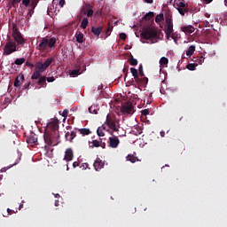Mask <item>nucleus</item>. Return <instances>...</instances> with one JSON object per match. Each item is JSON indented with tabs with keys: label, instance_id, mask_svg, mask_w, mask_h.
Wrapping results in <instances>:
<instances>
[{
	"label": "nucleus",
	"instance_id": "nucleus-1",
	"mask_svg": "<svg viewBox=\"0 0 227 227\" xmlns=\"http://www.w3.org/2000/svg\"><path fill=\"white\" fill-rule=\"evenodd\" d=\"M155 22L161 29H173V20L169 15L164 18V13H160L156 15Z\"/></svg>",
	"mask_w": 227,
	"mask_h": 227
},
{
	"label": "nucleus",
	"instance_id": "nucleus-2",
	"mask_svg": "<svg viewBox=\"0 0 227 227\" xmlns=\"http://www.w3.org/2000/svg\"><path fill=\"white\" fill-rule=\"evenodd\" d=\"M154 17V12L145 13L140 23L142 29H157V27H155V20H153Z\"/></svg>",
	"mask_w": 227,
	"mask_h": 227
},
{
	"label": "nucleus",
	"instance_id": "nucleus-3",
	"mask_svg": "<svg viewBox=\"0 0 227 227\" xmlns=\"http://www.w3.org/2000/svg\"><path fill=\"white\" fill-rule=\"evenodd\" d=\"M44 143L48 146H56L59 143V131H45L43 134Z\"/></svg>",
	"mask_w": 227,
	"mask_h": 227
},
{
	"label": "nucleus",
	"instance_id": "nucleus-4",
	"mask_svg": "<svg viewBox=\"0 0 227 227\" xmlns=\"http://www.w3.org/2000/svg\"><path fill=\"white\" fill-rule=\"evenodd\" d=\"M56 42H57L56 37H51L50 39L43 37L41 40L38 47L43 52V51L51 52V50H49V49H52L54 47V45H56Z\"/></svg>",
	"mask_w": 227,
	"mask_h": 227
},
{
	"label": "nucleus",
	"instance_id": "nucleus-5",
	"mask_svg": "<svg viewBox=\"0 0 227 227\" xmlns=\"http://www.w3.org/2000/svg\"><path fill=\"white\" fill-rule=\"evenodd\" d=\"M106 123L111 130H114V132L120 131V119L115 117V115L108 114L106 116Z\"/></svg>",
	"mask_w": 227,
	"mask_h": 227
},
{
	"label": "nucleus",
	"instance_id": "nucleus-6",
	"mask_svg": "<svg viewBox=\"0 0 227 227\" xmlns=\"http://www.w3.org/2000/svg\"><path fill=\"white\" fill-rule=\"evenodd\" d=\"M174 6L179 12L180 15H185L189 12V4H185L184 0H175Z\"/></svg>",
	"mask_w": 227,
	"mask_h": 227
},
{
	"label": "nucleus",
	"instance_id": "nucleus-7",
	"mask_svg": "<svg viewBox=\"0 0 227 227\" xmlns=\"http://www.w3.org/2000/svg\"><path fill=\"white\" fill-rule=\"evenodd\" d=\"M4 56H10L13 52H17V43L13 41H8L3 48Z\"/></svg>",
	"mask_w": 227,
	"mask_h": 227
},
{
	"label": "nucleus",
	"instance_id": "nucleus-8",
	"mask_svg": "<svg viewBox=\"0 0 227 227\" xmlns=\"http://www.w3.org/2000/svg\"><path fill=\"white\" fill-rule=\"evenodd\" d=\"M142 40H151V38L157 37V30L153 29H144L140 33Z\"/></svg>",
	"mask_w": 227,
	"mask_h": 227
},
{
	"label": "nucleus",
	"instance_id": "nucleus-9",
	"mask_svg": "<svg viewBox=\"0 0 227 227\" xmlns=\"http://www.w3.org/2000/svg\"><path fill=\"white\" fill-rule=\"evenodd\" d=\"M45 132H59V122L56 120L48 122Z\"/></svg>",
	"mask_w": 227,
	"mask_h": 227
},
{
	"label": "nucleus",
	"instance_id": "nucleus-10",
	"mask_svg": "<svg viewBox=\"0 0 227 227\" xmlns=\"http://www.w3.org/2000/svg\"><path fill=\"white\" fill-rule=\"evenodd\" d=\"M12 37L18 45H24L26 43V39H24V36H22V34L19 29L12 30Z\"/></svg>",
	"mask_w": 227,
	"mask_h": 227
},
{
	"label": "nucleus",
	"instance_id": "nucleus-11",
	"mask_svg": "<svg viewBox=\"0 0 227 227\" xmlns=\"http://www.w3.org/2000/svg\"><path fill=\"white\" fill-rule=\"evenodd\" d=\"M27 143L30 145V146H36L38 145V136L31 132L29 136L27 137Z\"/></svg>",
	"mask_w": 227,
	"mask_h": 227
},
{
	"label": "nucleus",
	"instance_id": "nucleus-12",
	"mask_svg": "<svg viewBox=\"0 0 227 227\" xmlns=\"http://www.w3.org/2000/svg\"><path fill=\"white\" fill-rule=\"evenodd\" d=\"M132 111H134V106L130 102L122 105L121 107L122 114H132Z\"/></svg>",
	"mask_w": 227,
	"mask_h": 227
},
{
	"label": "nucleus",
	"instance_id": "nucleus-13",
	"mask_svg": "<svg viewBox=\"0 0 227 227\" xmlns=\"http://www.w3.org/2000/svg\"><path fill=\"white\" fill-rule=\"evenodd\" d=\"M118 145H120V138L118 137H110L108 138V146L110 148H118Z\"/></svg>",
	"mask_w": 227,
	"mask_h": 227
},
{
	"label": "nucleus",
	"instance_id": "nucleus-14",
	"mask_svg": "<svg viewBox=\"0 0 227 227\" xmlns=\"http://www.w3.org/2000/svg\"><path fill=\"white\" fill-rule=\"evenodd\" d=\"M93 167L96 171H100V169L104 168V162L102 161V160H100V158H97L93 164Z\"/></svg>",
	"mask_w": 227,
	"mask_h": 227
},
{
	"label": "nucleus",
	"instance_id": "nucleus-15",
	"mask_svg": "<svg viewBox=\"0 0 227 227\" xmlns=\"http://www.w3.org/2000/svg\"><path fill=\"white\" fill-rule=\"evenodd\" d=\"M135 81L138 86H146V84H148L147 77H143V76H142V78L138 77Z\"/></svg>",
	"mask_w": 227,
	"mask_h": 227
},
{
	"label": "nucleus",
	"instance_id": "nucleus-16",
	"mask_svg": "<svg viewBox=\"0 0 227 227\" xmlns=\"http://www.w3.org/2000/svg\"><path fill=\"white\" fill-rule=\"evenodd\" d=\"M73 159H74V151H72V149H67L66 151L64 160H67L68 162V161L72 160Z\"/></svg>",
	"mask_w": 227,
	"mask_h": 227
},
{
	"label": "nucleus",
	"instance_id": "nucleus-17",
	"mask_svg": "<svg viewBox=\"0 0 227 227\" xmlns=\"http://www.w3.org/2000/svg\"><path fill=\"white\" fill-rule=\"evenodd\" d=\"M37 84L41 86V88H47V77L42 75L38 78Z\"/></svg>",
	"mask_w": 227,
	"mask_h": 227
},
{
	"label": "nucleus",
	"instance_id": "nucleus-18",
	"mask_svg": "<svg viewBox=\"0 0 227 227\" xmlns=\"http://www.w3.org/2000/svg\"><path fill=\"white\" fill-rule=\"evenodd\" d=\"M35 70L41 74H43L45 70H47V67L43 65L42 62H37L35 64Z\"/></svg>",
	"mask_w": 227,
	"mask_h": 227
},
{
	"label": "nucleus",
	"instance_id": "nucleus-19",
	"mask_svg": "<svg viewBox=\"0 0 227 227\" xmlns=\"http://www.w3.org/2000/svg\"><path fill=\"white\" fill-rule=\"evenodd\" d=\"M75 38L78 43H83L84 40H86L84 38V34L81 33L80 31H77L75 33Z\"/></svg>",
	"mask_w": 227,
	"mask_h": 227
},
{
	"label": "nucleus",
	"instance_id": "nucleus-20",
	"mask_svg": "<svg viewBox=\"0 0 227 227\" xmlns=\"http://www.w3.org/2000/svg\"><path fill=\"white\" fill-rule=\"evenodd\" d=\"M77 136V134L75 133V131H72L70 132H67L66 133V139L67 141H69L70 143H72V141H74V137Z\"/></svg>",
	"mask_w": 227,
	"mask_h": 227
},
{
	"label": "nucleus",
	"instance_id": "nucleus-21",
	"mask_svg": "<svg viewBox=\"0 0 227 227\" xmlns=\"http://www.w3.org/2000/svg\"><path fill=\"white\" fill-rule=\"evenodd\" d=\"M164 31L168 37L171 36V38L175 40V42H176L177 35H175V32L173 29H164Z\"/></svg>",
	"mask_w": 227,
	"mask_h": 227
},
{
	"label": "nucleus",
	"instance_id": "nucleus-22",
	"mask_svg": "<svg viewBox=\"0 0 227 227\" xmlns=\"http://www.w3.org/2000/svg\"><path fill=\"white\" fill-rule=\"evenodd\" d=\"M38 3H40V0L31 1L29 13H35V8H36V6L38 5Z\"/></svg>",
	"mask_w": 227,
	"mask_h": 227
},
{
	"label": "nucleus",
	"instance_id": "nucleus-23",
	"mask_svg": "<svg viewBox=\"0 0 227 227\" xmlns=\"http://www.w3.org/2000/svg\"><path fill=\"white\" fill-rule=\"evenodd\" d=\"M42 77V73H39V71H37L36 69L34 71V73L32 74L31 79L32 81H36L39 78Z\"/></svg>",
	"mask_w": 227,
	"mask_h": 227
},
{
	"label": "nucleus",
	"instance_id": "nucleus-24",
	"mask_svg": "<svg viewBox=\"0 0 227 227\" xmlns=\"http://www.w3.org/2000/svg\"><path fill=\"white\" fill-rule=\"evenodd\" d=\"M20 81H24V76L23 74H20L14 81V86L15 88H19L20 86Z\"/></svg>",
	"mask_w": 227,
	"mask_h": 227
},
{
	"label": "nucleus",
	"instance_id": "nucleus-25",
	"mask_svg": "<svg viewBox=\"0 0 227 227\" xmlns=\"http://www.w3.org/2000/svg\"><path fill=\"white\" fill-rule=\"evenodd\" d=\"M195 51H196V46L192 45L186 51V56H192V54H194Z\"/></svg>",
	"mask_w": 227,
	"mask_h": 227
},
{
	"label": "nucleus",
	"instance_id": "nucleus-26",
	"mask_svg": "<svg viewBox=\"0 0 227 227\" xmlns=\"http://www.w3.org/2000/svg\"><path fill=\"white\" fill-rule=\"evenodd\" d=\"M78 130L82 136H90V134H91V130H90V129L83 128Z\"/></svg>",
	"mask_w": 227,
	"mask_h": 227
},
{
	"label": "nucleus",
	"instance_id": "nucleus-27",
	"mask_svg": "<svg viewBox=\"0 0 227 227\" xmlns=\"http://www.w3.org/2000/svg\"><path fill=\"white\" fill-rule=\"evenodd\" d=\"M130 72L136 81L139 77V73L137 72V69H136L135 67H131Z\"/></svg>",
	"mask_w": 227,
	"mask_h": 227
},
{
	"label": "nucleus",
	"instance_id": "nucleus-28",
	"mask_svg": "<svg viewBox=\"0 0 227 227\" xmlns=\"http://www.w3.org/2000/svg\"><path fill=\"white\" fill-rule=\"evenodd\" d=\"M52 61H54V59L52 58H50V59H47L44 63H43V65L46 67V68H49V67H51V65H52Z\"/></svg>",
	"mask_w": 227,
	"mask_h": 227
},
{
	"label": "nucleus",
	"instance_id": "nucleus-29",
	"mask_svg": "<svg viewBox=\"0 0 227 227\" xmlns=\"http://www.w3.org/2000/svg\"><path fill=\"white\" fill-rule=\"evenodd\" d=\"M23 63H26V59L24 58L16 59L14 60V64L18 66L23 65Z\"/></svg>",
	"mask_w": 227,
	"mask_h": 227
},
{
	"label": "nucleus",
	"instance_id": "nucleus-30",
	"mask_svg": "<svg viewBox=\"0 0 227 227\" xmlns=\"http://www.w3.org/2000/svg\"><path fill=\"white\" fill-rule=\"evenodd\" d=\"M127 160H129V162H132L134 164V162H136L137 160V157L132 155V154H129L127 156Z\"/></svg>",
	"mask_w": 227,
	"mask_h": 227
},
{
	"label": "nucleus",
	"instance_id": "nucleus-31",
	"mask_svg": "<svg viewBox=\"0 0 227 227\" xmlns=\"http://www.w3.org/2000/svg\"><path fill=\"white\" fill-rule=\"evenodd\" d=\"M81 27H82V29H86V27H88V19L84 18V19L82 20Z\"/></svg>",
	"mask_w": 227,
	"mask_h": 227
},
{
	"label": "nucleus",
	"instance_id": "nucleus-32",
	"mask_svg": "<svg viewBox=\"0 0 227 227\" xmlns=\"http://www.w3.org/2000/svg\"><path fill=\"white\" fill-rule=\"evenodd\" d=\"M97 134L99 137H104L106 136V134H104V129L102 128H98Z\"/></svg>",
	"mask_w": 227,
	"mask_h": 227
},
{
	"label": "nucleus",
	"instance_id": "nucleus-33",
	"mask_svg": "<svg viewBox=\"0 0 227 227\" xmlns=\"http://www.w3.org/2000/svg\"><path fill=\"white\" fill-rule=\"evenodd\" d=\"M102 143V141H98V140H93L92 141V145L91 148L95 147V148H98L100 146V144Z\"/></svg>",
	"mask_w": 227,
	"mask_h": 227
},
{
	"label": "nucleus",
	"instance_id": "nucleus-34",
	"mask_svg": "<svg viewBox=\"0 0 227 227\" xmlns=\"http://www.w3.org/2000/svg\"><path fill=\"white\" fill-rule=\"evenodd\" d=\"M81 74V69H74L72 70L70 73V75H72V77H75L76 75H79Z\"/></svg>",
	"mask_w": 227,
	"mask_h": 227
},
{
	"label": "nucleus",
	"instance_id": "nucleus-35",
	"mask_svg": "<svg viewBox=\"0 0 227 227\" xmlns=\"http://www.w3.org/2000/svg\"><path fill=\"white\" fill-rule=\"evenodd\" d=\"M168 63H169V60L166 57H162L160 59V65H168Z\"/></svg>",
	"mask_w": 227,
	"mask_h": 227
},
{
	"label": "nucleus",
	"instance_id": "nucleus-36",
	"mask_svg": "<svg viewBox=\"0 0 227 227\" xmlns=\"http://www.w3.org/2000/svg\"><path fill=\"white\" fill-rule=\"evenodd\" d=\"M129 65H131V67L137 66V59H134V57H131L129 59Z\"/></svg>",
	"mask_w": 227,
	"mask_h": 227
},
{
	"label": "nucleus",
	"instance_id": "nucleus-37",
	"mask_svg": "<svg viewBox=\"0 0 227 227\" xmlns=\"http://www.w3.org/2000/svg\"><path fill=\"white\" fill-rule=\"evenodd\" d=\"M195 61H197V63H199V65H202L203 63H205V57L200 56Z\"/></svg>",
	"mask_w": 227,
	"mask_h": 227
},
{
	"label": "nucleus",
	"instance_id": "nucleus-38",
	"mask_svg": "<svg viewBox=\"0 0 227 227\" xmlns=\"http://www.w3.org/2000/svg\"><path fill=\"white\" fill-rule=\"evenodd\" d=\"M186 68L188 69V70H196V64H188L187 66H186Z\"/></svg>",
	"mask_w": 227,
	"mask_h": 227
},
{
	"label": "nucleus",
	"instance_id": "nucleus-39",
	"mask_svg": "<svg viewBox=\"0 0 227 227\" xmlns=\"http://www.w3.org/2000/svg\"><path fill=\"white\" fill-rule=\"evenodd\" d=\"M102 30L100 29H91V33H93V35H95L96 36H100V33Z\"/></svg>",
	"mask_w": 227,
	"mask_h": 227
},
{
	"label": "nucleus",
	"instance_id": "nucleus-40",
	"mask_svg": "<svg viewBox=\"0 0 227 227\" xmlns=\"http://www.w3.org/2000/svg\"><path fill=\"white\" fill-rule=\"evenodd\" d=\"M140 77H145V72L143 71V65H140L138 67Z\"/></svg>",
	"mask_w": 227,
	"mask_h": 227
},
{
	"label": "nucleus",
	"instance_id": "nucleus-41",
	"mask_svg": "<svg viewBox=\"0 0 227 227\" xmlns=\"http://www.w3.org/2000/svg\"><path fill=\"white\" fill-rule=\"evenodd\" d=\"M22 4L26 7L29 6V4H31V0H22Z\"/></svg>",
	"mask_w": 227,
	"mask_h": 227
},
{
	"label": "nucleus",
	"instance_id": "nucleus-42",
	"mask_svg": "<svg viewBox=\"0 0 227 227\" xmlns=\"http://www.w3.org/2000/svg\"><path fill=\"white\" fill-rule=\"evenodd\" d=\"M141 114L143 116H148V114H150V110L148 109L142 110Z\"/></svg>",
	"mask_w": 227,
	"mask_h": 227
},
{
	"label": "nucleus",
	"instance_id": "nucleus-43",
	"mask_svg": "<svg viewBox=\"0 0 227 227\" xmlns=\"http://www.w3.org/2000/svg\"><path fill=\"white\" fill-rule=\"evenodd\" d=\"M119 36L121 40H124V41L127 40V34L125 33H121Z\"/></svg>",
	"mask_w": 227,
	"mask_h": 227
},
{
	"label": "nucleus",
	"instance_id": "nucleus-44",
	"mask_svg": "<svg viewBox=\"0 0 227 227\" xmlns=\"http://www.w3.org/2000/svg\"><path fill=\"white\" fill-rule=\"evenodd\" d=\"M47 82H54L56 81V78L54 76H51L46 78Z\"/></svg>",
	"mask_w": 227,
	"mask_h": 227
},
{
	"label": "nucleus",
	"instance_id": "nucleus-45",
	"mask_svg": "<svg viewBox=\"0 0 227 227\" xmlns=\"http://www.w3.org/2000/svg\"><path fill=\"white\" fill-rule=\"evenodd\" d=\"M183 31L184 33H186V35H191L192 33H194V30L192 29H184Z\"/></svg>",
	"mask_w": 227,
	"mask_h": 227
},
{
	"label": "nucleus",
	"instance_id": "nucleus-46",
	"mask_svg": "<svg viewBox=\"0 0 227 227\" xmlns=\"http://www.w3.org/2000/svg\"><path fill=\"white\" fill-rule=\"evenodd\" d=\"M59 5L60 6V8H63L65 6V0H59Z\"/></svg>",
	"mask_w": 227,
	"mask_h": 227
},
{
	"label": "nucleus",
	"instance_id": "nucleus-47",
	"mask_svg": "<svg viewBox=\"0 0 227 227\" xmlns=\"http://www.w3.org/2000/svg\"><path fill=\"white\" fill-rule=\"evenodd\" d=\"M62 116H63L64 118H67V116H68V110H64V111L62 112Z\"/></svg>",
	"mask_w": 227,
	"mask_h": 227
},
{
	"label": "nucleus",
	"instance_id": "nucleus-48",
	"mask_svg": "<svg viewBox=\"0 0 227 227\" xmlns=\"http://www.w3.org/2000/svg\"><path fill=\"white\" fill-rule=\"evenodd\" d=\"M93 16V11L90 9L87 12V17H92Z\"/></svg>",
	"mask_w": 227,
	"mask_h": 227
},
{
	"label": "nucleus",
	"instance_id": "nucleus-49",
	"mask_svg": "<svg viewBox=\"0 0 227 227\" xmlns=\"http://www.w3.org/2000/svg\"><path fill=\"white\" fill-rule=\"evenodd\" d=\"M181 29H195V28L192 26H188V27H181Z\"/></svg>",
	"mask_w": 227,
	"mask_h": 227
},
{
	"label": "nucleus",
	"instance_id": "nucleus-50",
	"mask_svg": "<svg viewBox=\"0 0 227 227\" xmlns=\"http://www.w3.org/2000/svg\"><path fill=\"white\" fill-rule=\"evenodd\" d=\"M12 209L7 208V215H4V217H8V215H12Z\"/></svg>",
	"mask_w": 227,
	"mask_h": 227
},
{
	"label": "nucleus",
	"instance_id": "nucleus-51",
	"mask_svg": "<svg viewBox=\"0 0 227 227\" xmlns=\"http://www.w3.org/2000/svg\"><path fill=\"white\" fill-rule=\"evenodd\" d=\"M111 31H113V30H111V29H106V36H111Z\"/></svg>",
	"mask_w": 227,
	"mask_h": 227
},
{
	"label": "nucleus",
	"instance_id": "nucleus-52",
	"mask_svg": "<svg viewBox=\"0 0 227 227\" xmlns=\"http://www.w3.org/2000/svg\"><path fill=\"white\" fill-rule=\"evenodd\" d=\"M106 8H107V7H106ZM106 8L101 9L102 15H107V12H106Z\"/></svg>",
	"mask_w": 227,
	"mask_h": 227
},
{
	"label": "nucleus",
	"instance_id": "nucleus-53",
	"mask_svg": "<svg viewBox=\"0 0 227 227\" xmlns=\"http://www.w3.org/2000/svg\"><path fill=\"white\" fill-rule=\"evenodd\" d=\"M81 168H82V169H87V168H88V163H83L82 166H81Z\"/></svg>",
	"mask_w": 227,
	"mask_h": 227
},
{
	"label": "nucleus",
	"instance_id": "nucleus-54",
	"mask_svg": "<svg viewBox=\"0 0 227 227\" xmlns=\"http://www.w3.org/2000/svg\"><path fill=\"white\" fill-rule=\"evenodd\" d=\"M77 167H79V161H74L73 163V168H77Z\"/></svg>",
	"mask_w": 227,
	"mask_h": 227
},
{
	"label": "nucleus",
	"instance_id": "nucleus-55",
	"mask_svg": "<svg viewBox=\"0 0 227 227\" xmlns=\"http://www.w3.org/2000/svg\"><path fill=\"white\" fill-rule=\"evenodd\" d=\"M203 3H205L206 4H210V3H212V1L214 0H202Z\"/></svg>",
	"mask_w": 227,
	"mask_h": 227
},
{
	"label": "nucleus",
	"instance_id": "nucleus-56",
	"mask_svg": "<svg viewBox=\"0 0 227 227\" xmlns=\"http://www.w3.org/2000/svg\"><path fill=\"white\" fill-rule=\"evenodd\" d=\"M145 3H147V4H152L153 0H145Z\"/></svg>",
	"mask_w": 227,
	"mask_h": 227
},
{
	"label": "nucleus",
	"instance_id": "nucleus-57",
	"mask_svg": "<svg viewBox=\"0 0 227 227\" xmlns=\"http://www.w3.org/2000/svg\"><path fill=\"white\" fill-rule=\"evenodd\" d=\"M29 86H31V82H28L27 85H25V89L29 90Z\"/></svg>",
	"mask_w": 227,
	"mask_h": 227
},
{
	"label": "nucleus",
	"instance_id": "nucleus-58",
	"mask_svg": "<svg viewBox=\"0 0 227 227\" xmlns=\"http://www.w3.org/2000/svg\"><path fill=\"white\" fill-rule=\"evenodd\" d=\"M160 134L161 137H164L166 136V133L164 131H160Z\"/></svg>",
	"mask_w": 227,
	"mask_h": 227
},
{
	"label": "nucleus",
	"instance_id": "nucleus-59",
	"mask_svg": "<svg viewBox=\"0 0 227 227\" xmlns=\"http://www.w3.org/2000/svg\"><path fill=\"white\" fill-rule=\"evenodd\" d=\"M55 207H59V200H55Z\"/></svg>",
	"mask_w": 227,
	"mask_h": 227
},
{
	"label": "nucleus",
	"instance_id": "nucleus-60",
	"mask_svg": "<svg viewBox=\"0 0 227 227\" xmlns=\"http://www.w3.org/2000/svg\"><path fill=\"white\" fill-rule=\"evenodd\" d=\"M127 72H129V67H124V68H123V73H124V74H127Z\"/></svg>",
	"mask_w": 227,
	"mask_h": 227
},
{
	"label": "nucleus",
	"instance_id": "nucleus-61",
	"mask_svg": "<svg viewBox=\"0 0 227 227\" xmlns=\"http://www.w3.org/2000/svg\"><path fill=\"white\" fill-rule=\"evenodd\" d=\"M20 1H22V0H13V3H16V4H19V3H20Z\"/></svg>",
	"mask_w": 227,
	"mask_h": 227
},
{
	"label": "nucleus",
	"instance_id": "nucleus-62",
	"mask_svg": "<svg viewBox=\"0 0 227 227\" xmlns=\"http://www.w3.org/2000/svg\"><path fill=\"white\" fill-rule=\"evenodd\" d=\"M55 198H59V194H55Z\"/></svg>",
	"mask_w": 227,
	"mask_h": 227
},
{
	"label": "nucleus",
	"instance_id": "nucleus-63",
	"mask_svg": "<svg viewBox=\"0 0 227 227\" xmlns=\"http://www.w3.org/2000/svg\"><path fill=\"white\" fill-rule=\"evenodd\" d=\"M93 113L94 114H98L97 110H94Z\"/></svg>",
	"mask_w": 227,
	"mask_h": 227
},
{
	"label": "nucleus",
	"instance_id": "nucleus-64",
	"mask_svg": "<svg viewBox=\"0 0 227 227\" xmlns=\"http://www.w3.org/2000/svg\"><path fill=\"white\" fill-rule=\"evenodd\" d=\"M96 29H102V27H96Z\"/></svg>",
	"mask_w": 227,
	"mask_h": 227
}]
</instances>
